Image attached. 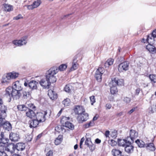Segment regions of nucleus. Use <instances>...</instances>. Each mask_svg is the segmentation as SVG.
<instances>
[{
    "label": "nucleus",
    "mask_w": 156,
    "mask_h": 156,
    "mask_svg": "<svg viewBox=\"0 0 156 156\" xmlns=\"http://www.w3.org/2000/svg\"><path fill=\"white\" fill-rule=\"evenodd\" d=\"M58 72L56 67H52L46 73L45 78L42 79L39 82L40 85L45 89H48L51 83L56 81V78L54 75Z\"/></svg>",
    "instance_id": "1"
},
{
    "label": "nucleus",
    "mask_w": 156,
    "mask_h": 156,
    "mask_svg": "<svg viewBox=\"0 0 156 156\" xmlns=\"http://www.w3.org/2000/svg\"><path fill=\"white\" fill-rule=\"evenodd\" d=\"M22 90L19 81H16L13 83L12 87H9L6 89L5 95L10 100L11 97L16 99H19L21 95L20 91Z\"/></svg>",
    "instance_id": "2"
},
{
    "label": "nucleus",
    "mask_w": 156,
    "mask_h": 156,
    "mask_svg": "<svg viewBox=\"0 0 156 156\" xmlns=\"http://www.w3.org/2000/svg\"><path fill=\"white\" fill-rule=\"evenodd\" d=\"M19 74L14 72L10 73L4 75L2 78V83L8 84L11 79H15L18 76Z\"/></svg>",
    "instance_id": "3"
},
{
    "label": "nucleus",
    "mask_w": 156,
    "mask_h": 156,
    "mask_svg": "<svg viewBox=\"0 0 156 156\" xmlns=\"http://www.w3.org/2000/svg\"><path fill=\"white\" fill-rule=\"evenodd\" d=\"M105 71L103 67H99L95 72L94 75L95 77L98 82H101L102 80V75Z\"/></svg>",
    "instance_id": "4"
},
{
    "label": "nucleus",
    "mask_w": 156,
    "mask_h": 156,
    "mask_svg": "<svg viewBox=\"0 0 156 156\" xmlns=\"http://www.w3.org/2000/svg\"><path fill=\"white\" fill-rule=\"evenodd\" d=\"M27 81V82L25 81L24 83V84L25 87H27L28 86L31 89V91L37 89V85L38 84L37 82L34 80H31L30 82H28V81Z\"/></svg>",
    "instance_id": "5"
},
{
    "label": "nucleus",
    "mask_w": 156,
    "mask_h": 156,
    "mask_svg": "<svg viewBox=\"0 0 156 156\" xmlns=\"http://www.w3.org/2000/svg\"><path fill=\"white\" fill-rule=\"evenodd\" d=\"M129 63L127 61H126L120 64L118 67V70L120 72L126 71L129 69Z\"/></svg>",
    "instance_id": "6"
},
{
    "label": "nucleus",
    "mask_w": 156,
    "mask_h": 156,
    "mask_svg": "<svg viewBox=\"0 0 156 156\" xmlns=\"http://www.w3.org/2000/svg\"><path fill=\"white\" fill-rule=\"evenodd\" d=\"M45 113L37 112L35 115V119L40 122H44L45 119Z\"/></svg>",
    "instance_id": "7"
},
{
    "label": "nucleus",
    "mask_w": 156,
    "mask_h": 156,
    "mask_svg": "<svg viewBox=\"0 0 156 156\" xmlns=\"http://www.w3.org/2000/svg\"><path fill=\"white\" fill-rule=\"evenodd\" d=\"M138 136V133L135 130L131 129L129 132V136L127 138H129V140L130 141L133 143L134 139L137 138Z\"/></svg>",
    "instance_id": "8"
},
{
    "label": "nucleus",
    "mask_w": 156,
    "mask_h": 156,
    "mask_svg": "<svg viewBox=\"0 0 156 156\" xmlns=\"http://www.w3.org/2000/svg\"><path fill=\"white\" fill-rule=\"evenodd\" d=\"M128 144H127L125 147V150L126 152L128 154H130L133 152L134 150V147L132 145V142L128 141Z\"/></svg>",
    "instance_id": "9"
},
{
    "label": "nucleus",
    "mask_w": 156,
    "mask_h": 156,
    "mask_svg": "<svg viewBox=\"0 0 156 156\" xmlns=\"http://www.w3.org/2000/svg\"><path fill=\"white\" fill-rule=\"evenodd\" d=\"M9 137L10 140L12 141H17L20 139L19 134L16 133H11L9 134Z\"/></svg>",
    "instance_id": "10"
},
{
    "label": "nucleus",
    "mask_w": 156,
    "mask_h": 156,
    "mask_svg": "<svg viewBox=\"0 0 156 156\" xmlns=\"http://www.w3.org/2000/svg\"><path fill=\"white\" fill-rule=\"evenodd\" d=\"M40 122L36 120L35 118L30 120L28 123L29 126L30 128H34L37 126Z\"/></svg>",
    "instance_id": "11"
},
{
    "label": "nucleus",
    "mask_w": 156,
    "mask_h": 156,
    "mask_svg": "<svg viewBox=\"0 0 156 156\" xmlns=\"http://www.w3.org/2000/svg\"><path fill=\"white\" fill-rule=\"evenodd\" d=\"M118 140L119 145L125 147L127 144H128V141H130V140H129V138H126V139L122 140L119 139Z\"/></svg>",
    "instance_id": "12"
},
{
    "label": "nucleus",
    "mask_w": 156,
    "mask_h": 156,
    "mask_svg": "<svg viewBox=\"0 0 156 156\" xmlns=\"http://www.w3.org/2000/svg\"><path fill=\"white\" fill-rule=\"evenodd\" d=\"M15 148V145L13 144H11L5 147L4 151L6 152L8 154H12Z\"/></svg>",
    "instance_id": "13"
},
{
    "label": "nucleus",
    "mask_w": 156,
    "mask_h": 156,
    "mask_svg": "<svg viewBox=\"0 0 156 156\" xmlns=\"http://www.w3.org/2000/svg\"><path fill=\"white\" fill-rule=\"evenodd\" d=\"M112 83L115 86H121L123 84V80L122 79H119L118 78H114L112 80Z\"/></svg>",
    "instance_id": "14"
},
{
    "label": "nucleus",
    "mask_w": 156,
    "mask_h": 156,
    "mask_svg": "<svg viewBox=\"0 0 156 156\" xmlns=\"http://www.w3.org/2000/svg\"><path fill=\"white\" fill-rule=\"evenodd\" d=\"M26 114L27 117L31 119L35 118L36 113L33 110L28 108L26 112Z\"/></svg>",
    "instance_id": "15"
},
{
    "label": "nucleus",
    "mask_w": 156,
    "mask_h": 156,
    "mask_svg": "<svg viewBox=\"0 0 156 156\" xmlns=\"http://www.w3.org/2000/svg\"><path fill=\"white\" fill-rule=\"evenodd\" d=\"M48 95L51 100H55L57 98V94L53 90L50 89L48 90Z\"/></svg>",
    "instance_id": "16"
},
{
    "label": "nucleus",
    "mask_w": 156,
    "mask_h": 156,
    "mask_svg": "<svg viewBox=\"0 0 156 156\" xmlns=\"http://www.w3.org/2000/svg\"><path fill=\"white\" fill-rule=\"evenodd\" d=\"M1 127H2L5 130L8 131L11 130L12 128V126L10 123L5 121Z\"/></svg>",
    "instance_id": "17"
},
{
    "label": "nucleus",
    "mask_w": 156,
    "mask_h": 156,
    "mask_svg": "<svg viewBox=\"0 0 156 156\" xmlns=\"http://www.w3.org/2000/svg\"><path fill=\"white\" fill-rule=\"evenodd\" d=\"M0 108L1 116L5 117L6 116V111L7 110V107L3 104L1 105Z\"/></svg>",
    "instance_id": "18"
},
{
    "label": "nucleus",
    "mask_w": 156,
    "mask_h": 156,
    "mask_svg": "<svg viewBox=\"0 0 156 156\" xmlns=\"http://www.w3.org/2000/svg\"><path fill=\"white\" fill-rule=\"evenodd\" d=\"M146 48L152 54H154L156 53V48L154 46L150 44V43L146 46Z\"/></svg>",
    "instance_id": "19"
},
{
    "label": "nucleus",
    "mask_w": 156,
    "mask_h": 156,
    "mask_svg": "<svg viewBox=\"0 0 156 156\" xmlns=\"http://www.w3.org/2000/svg\"><path fill=\"white\" fill-rule=\"evenodd\" d=\"M77 56H75L74 57V58L73 59V62L72 63V66L70 70L71 71L74 70H75L77 68V66H78V64L77 63Z\"/></svg>",
    "instance_id": "20"
},
{
    "label": "nucleus",
    "mask_w": 156,
    "mask_h": 156,
    "mask_svg": "<svg viewBox=\"0 0 156 156\" xmlns=\"http://www.w3.org/2000/svg\"><path fill=\"white\" fill-rule=\"evenodd\" d=\"M25 144L23 143H18L15 145V148L18 151H22L25 148Z\"/></svg>",
    "instance_id": "21"
},
{
    "label": "nucleus",
    "mask_w": 156,
    "mask_h": 156,
    "mask_svg": "<svg viewBox=\"0 0 156 156\" xmlns=\"http://www.w3.org/2000/svg\"><path fill=\"white\" fill-rule=\"evenodd\" d=\"M74 111L76 114L80 115L84 111L82 107L80 106H76L74 108Z\"/></svg>",
    "instance_id": "22"
},
{
    "label": "nucleus",
    "mask_w": 156,
    "mask_h": 156,
    "mask_svg": "<svg viewBox=\"0 0 156 156\" xmlns=\"http://www.w3.org/2000/svg\"><path fill=\"white\" fill-rule=\"evenodd\" d=\"M9 140L4 136V133L0 132V142H3L4 143H8Z\"/></svg>",
    "instance_id": "23"
},
{
    "label": "nucleus",
    "mask_w": 156,
    "mask_h": 156,
    "mask_svg": "<svg viewBox=\"0 0 156 156\" xmlns=\"http://www.w3.org/2000/svg\"><path fill=\"white\" fill-rule=\"evenodd\" d=\"M80 119L82 122L86 121L88 119V114L85 113L84 111L82 113L80 114Z\"/></svg>",
    "instance_id": "24"
},
{
    "label": "nucleus",
    "mask_w": 156,
    "mask_h": 156,
    "mask_svg": "<svg viewBox=\"0 0 156 156\" xmlns=\"http://www.w3.org/2000/svg\"><path fill=\"white\" fill-rule=\"evenodd\" d=\"M112 154L113 156H122V151L117 149H113L112 151Z\"/></svg>",
    "instance_id": "25"
},
{
    "label": "nucleus",
    "mask_w": 156,
    "mask_h": 156,
    "mask_svg": "<svg viewBox=\"0 0 156 156\" xmlns=\"http://www.w3.org/2000/svg\"><path fill=\"white\" fill-rule=\"evenodd\" d=\"M110 92L112 94H114L117 91V88L116 86H115L114 84H112V82L110 84Z\"/></svg>",
    "instance_id": "26"
},
{
    "label": "nucleus",
    "mask_w": 156,
    "mask_h": 156,
    "mask_svg": "<svg viewBox=\"0 0 156 156\" xmlns=\"http://www.w3.org/2000/svg\"><path fill=\"white\" fill-rule=\"evenodd\" d=\"M12 43L17 46H20L25 45L23 42V41L21 39L14 40L12 41Z\"/></svg>",
    "instance_id": "27"
},
{
    "label": "nucleus",
    "mask_w": 156,
    "mask_h": 156,
    "mask_svg": "<svg viewBox=\"0 0 156 156\" xmlns=\"http://www.w3.org/2000/svg\"><path fill=\"white\" fill-rule=\"evenodd\" d=\"M146 147L147 149L151 151H154L155 149V147L153 143L146 144Z\"/></svg>",
    "instance_id": "28"
},
{
    "label": "nucleus",
    "mask_w": 156,
    "mask_h": 156,
    "mask_svg": "<svg viewBox=\"0 0 156 156\" xmlns=\"http://www.w3.org/2000/svg\"><path fill=\"white\" fill-rule=\"evenodd\" d=\"M135 142L138 145L139 147H143L146 146V144L142 140H140L139 139L135 141Z\"/></svg>",
    "instance_id": "29"
},
{
    "label": "nucleus",
    "mask_w": 156,
    "mask_h": 156,
    "mask_svg": "<svg viewBox=\"0 0 156 156\" xmlns=\"http://www.w3.org/2000/svg\"><path fill=\"white\" fill-rule=\"evenodd\" d=\"M62 140V136L61 135H59L55 140V144L56 145L60 144Z\"/></svg>",
    "instance_id": "30"
},
{
    "label": "nucleus",
    "mask_w": 156,
    "mask_h": 156,
    "mask_svg": "<svg viewBox=\"0 0 156 156\" xmlns=\"http://www.w3.org/2000/svg\"><path fill=\"white\" fill-rule=\"evenodd\" d=\"M4 5V9L5 11L9 12L13 10V8L11 5L5 4Z\"/></svg>",
    "instance_id": "31"
},
{
    "label": "nucleus",
    "mask_w": 156,
    "mask_h": 156,
    "mask_svg": "<svg viewBox=\"0 0 156 156\" xmlns=\"http://www.w3.org/2000/svg\"><path fill=\"white\" fill-rule=\"evenodd\" d=\"M65 127L71 129L73 130L74 126V125L69 122H66L65 123Z\"/></svg>",
    "instance_id": "32"
},
{
    "label": "nucleus",
    "mask_w": 156,
    "mask_h": 156,
    "mask_svg": "<svg viewBox=\"0 0 156 156\" xmlns=\"http://www.w3.org/2000/svg\"><path fill=\"white\" fill-rule=\"evenodd\" d=\"M53 67H56L58 69V70L63 71L66 69L67 67V65L66 64H62L58 68L57 67L55 66H54Z\"/></svg>",
    "instance_id": "33"
},
{
    "label": "nucleus",
    "mask_w": 156,
    "mask_h": 156,
    "mask_svg": "<svg viewBox=\"0 0 156 156\" xmlns=\"http://www.w3.org/2000/svg\"><path fill=\"white\" fill-rule=\"evenodd\" d=\"M17 108L20 111H27L28 108L23 105H18L17 106Z\"/></svg>",
    "instance_id": "34"
},
{
    "label": "nucleus",
    "mask_w": 156,
    "mask_h": 156,
    "mask_svg": "<svg viewBox=\"0 0 156 156\" xmlns=\"http://www.w3.org/2000/svg\"><path fill=\"white\" fill-rule=\"evenodd\" d=\"M69 119L70 118L69 117H67L65 116H63L61 119L60 122L62 125L64 126V124H65V122H68V121Z\"/></svg>",
    "instance_id": "35"
},
{
    "label": "nucleus",
    "mask_w": 156,
    "mask_h": 156,
    "mask_svg": "<svg viewBox=\"0 0 156 156\" xmlns=\"http://www.w3.org/2000/svg\"><path fill=\"white\" fill-rule=\"evenodd\" d=\"M31 91H28L27 92L24 91L23 92V97L24 99H27V95L30 96L31 93Z\"/></svg>",
    "instance_id": "36"
},
{
    "label": "nucleus",
    "mask_w": 156,
    "mask_h": 156,
    "mask_svg": "<svg viewBox=\"0 0 156 156\" xmlns=\"http://www.w3.org/2000/svg\"><path fill=\"white\" fill-rule=\"evenodd\" d=\"M149 77L151 82L154 83H156V75L154 74H150Z\"/></svg>",
    "instance_id": "37"
},
{
    "label": "nucleus",
    "mask_w": 156,
    "mask_h": 156,
    "mask_svg": "<svg viewBox=\"0 0 156 156\" xmlns=\"http://www.w3.org/2000/svg\"><path fill=\"white\" fill-rule=\"evenodd\" d=\"M41 3V2L40 0H37L33 2V5L34 8H36L39 6Z\"/></svg>",
    "instance_id": "38"
},
{
    "label": "nucleus",
    "mask_w": 156,
    "mask_h": 156,
    "mask_svg": "<svg viewBox=\"0 0 156 156\" xmlns=\"http://www.w3.org/2000/svg\"><path fill=\"white\" fill-rule=\"evenodd\" d=\"M3 142H0V151H4L5 148V145L7 143H4Z\"/></svg>",
    "instance_id": "39"
},
{
    "label": "nucleus",
    "mask_w": 156,
    "mask_h": 156,
    "mask_svg": "<svg viewBox=\"0 0 156 156\" xmlns=\"http://www.w3.org/2000/svg\"><path fill=\"white\" fill-rule=\"evenodd\" d=\"M70 100L68 98H66L62 101V103L64 106H67L70 104Z\"/></svg>",
    "instance_id": "40"
},
{
    "label": "nucleus",
    "mask_w": 156,
    "mask_h": 156,
    "mask_svg": "<svg viewBox=\"0 0 156 156\" xmlns=\"http://www.w3.org/2000/svg\"><path fill=\"white\" fill-rule=\"evenodd\" d=\"M87 146L89 147L90 150L92 151L93 150L95 149V145L94 144H92V143H91L89 145H88Z\"/></svg>",
    "instance_id": "41"
},
{
    "label": "nucleus",
    "mask_w": 156,
    "mask_h": 156,
    "mask_svg": "<svg viewBox=\"0 0 156 156\" xmlns=\"http://www.w3.org/2000/svg\"><path fill=\"white\" fill-rule=\"evenodd\" d=\"M5 117H3L0 115V127H1L4 122L5 121Z\"/></svg>",
    "instance_id": "42"
},
{
    "label": "nucleus",
    "mask_w": 156,
    "mask_h": 156,
    "mask_svg": "<svg viewBox=\"0 0 156 156\" xmlns=\"http://www.w3.org/2000/svg\"><path fill=\"white\" fill-rule=\"evenodd\" d=\"M123 101L126 104H128L130 102L131 99L129 97H126L124 98Z\"/></svg>",
    "instance_id": "43"
},
{
    "label": "nucleus",
    "mask_w": 156,
    "mask_h": 156,
    "mask_svg": "<svg viewBox=\"0 0 156 156\" xmlns=\"http://www.w3.org/2000/svg\"><path fill=\"white\" fill-rule=\"evenodd\" d=\"M71 86L70 85H66L64 87L65 91L68 92H70L71 91V89L70 88Z\"/></svg>",
    "instance_id": "44"
},
{
    "label": "nucleus",
    "mask_w": 156,
    "mask_h": 156,
    "mask_svg": "<svg viewBox=\"0 0 156 156\" xmlns=\"http://www.w3.org/2000/svg\"><path fill=\"white\" fill-rule=\"evenodd\" d=\"M32 139V135H27L26 136L25 139L26 140L27 142H30Z\"/></svg>",
    "instance_id": "45"
},
{
    "label": "nucleus",
    "mask_w": 156,
    "mask_h": 156,
    "mask_svg": "<svg viewBox=\"0 0 156 156\" xmlns=\"http://www.w3.org/2000/svg\"><path fill=\"white\" fill-rule=\"evenodd\" d=\"M152 37V36L151 34H150L147 35L146 41L148 43L150 44L151 42V41L150 42L149 40H152L153 39Z\"/></svg>",
    "instance_id": "46"
},
{
    "label": "nucleus",
    "mask_w": 156,
    "mask_h": 156,
    "mask_svg": "<svg viewBox=\"0 0 156 156\" xmlns=\"http://www.w3.org/2000/svg\"><path fill=\"white\" fill-rule=\"evenodd\" d=\"M90 99L91 102V105H93L94 103L95 102V97L94 96H91L90 97Z\"/></svg>",
    "instance_id": "47"
},
{
    "label": "nucleus",
    "mask_w": 156,
    "mask_h": 156,
    "mask_svg": "<svg viewBox=\"0 0 156 156\" xmlns=\"http://www.w3.org/2000/svg\"><path fill=\"white\" fill-rule=\"evenodd\" d=\"M109 143L112 146H115L117 144L116 142L113 140H111Z\"/></svg>",
    "instance_id": "48"
},
{
    "label": "nucleus",
    "mask_w": 156,
    "mask_h": 156,
    "mask_svg": "<svg viewBox=\"0 0 156 156\" xmlns=\"http://www.w3.org/2000/svg\"><path fill=\"white\" fill-rule=\"evenodd\" d=\"M61 128H62V126L61 125H59L57 126L55 128V130L57 132H61Z\"/></svg>",
    "instance_id": "49"
},
{
    "label": "nucleus",
    "mask_w": 156,
    "mask_h": 156,
    "mask_svg": "<svg viewBox=\"0 0 156 156\" xmlns=\"http://www.w3.org/2000/svg\"><path fill=\"white\" fill-rule=\"evenodd\" d=\"M93 124V123H92L91 122H90L87 123H86L84 125V127L85 128H89L90 126H92Z\"/></svg>",
    "instance_id": "50"
},
{
    "label": "nucleus",
    "mask_w": 156,
    "mask_h": 156,
    "mask_svg": "<svg viewBox=\"0 0 156 156\" xmlns=\"http://www.w3.org/2000/svg\"><path fill=\"white\" fill-rule=\"evenodd\" d=\"M90 140V138H87L85 141V144L87 145V146L88 145H89L90 143H92Z\"/></svg>",
    "instance_id": "51"
},
{
    "label": "nucleus",
    "mask_w": 156,
    "mask_h": 156,
    "mask_svg": "<svg viewBox=\"0 0 156 156\" xmlns=\"http://www.w3.org/2000/svg\"><path fill=\"white\" fill-rule=\"evenodd\" d=\"M28 36H23V37L22 38L21 40H22V41H23V42L24 43V44H26L27 43L26 40Z\"/></svg>",
    "instance_id": "52"
},
{
    "label": "nucleus",
    "mask_w": 156,
    "mask_h": 156,
    "mask_svg": "<svg viewBox=\"0 0 156 156\" xmlns=\"http://www.w3.org/2000/svg\"><path fill=\"white\" fill-rule=\"evenodd\" d=\"M107 61L108 62L109 65L111 66L113 64L114 62V59L110 58L108 59Z\"/></svg>",
    "instance_id": "53"
},
{
    "label": "nucleus",
    "mask_w": 156,
    "mask_h": 156,
    "mask_svg": "<svg viewBox=\"0 0 156 156\" xmlns=\"http://www.w3.org/2000/svg\"><path fill=\"white\" fill-rule=\"evenodd\" d=\"M141 86L143 88H145L148 86V83H142L141 84Z\"/></svg>",
    "instance_id": "54"
},
{
    "label": "nucleus",
    "mask_w": 156,
    "mask_h": 156,
    "mask_svg": "<svg viewBox=\"0 0 156 156\" xmlns=\"http://www.w3.org/2000/svg\"><path fill=\"white\" fill-rule=\"evenodd\" d=\"M111 136L115 138L117 137V131L114 130L112 133Z\"/></svg>",
    "instance_id": "55"
},
{
    "label": "nucleus",
    "mask_w": 156,
    "mask_h": 156,
    "mask_svg": "<svg viewBox=\"0 0 156 156\" xmlns=\"http://www.w3.org/2000/svg\"><path fill=\"white\" fill-rule=\"evenodd\" d=\"M140 91V89L139 88H137L136 89L135 92V94L136 95H138Z\"/></svg>",
    "instance_id": "56"
},
{
    "label": "nucleus",
    "mask_w": 156,
    "mask_h": 156,
    "mask_svg": "<svg viewBox=\"0 0 156 156\" xmlns=\"http://www.w3.org/2000/svg\"><path fill=\"white\" fill-rule=\"evenodd\" d=\"M0 156H7L6 152L4 151H0Z\"/></svg>",
    "instance_id": "57"
},
{
    "label": "nucleus",
    "mask_w": 156,
    "mask_h": 156,
    "mask_svg": "<svg viewBox=\"0 0 156 156\" xmlns=\"http://www.w3.org/2000/svg\"><path fill=\"white\" fill-rule=\"evenodd\" d=\"M53 152L52 151L50 150L46 154V156H52Z\"/></svg>",
    "instance_id": "58"
},
{
    "label": "nucleus",
    "mask_w": 156,
    "mask_h": 156,
    "mask_svg": "<svg viewBox=\"0 0 156 156\" xmlns=\"http://www.w3.org/2000/svg\"><path fill=\"white\" fill-rule=\"evenodd\" d=\"M22 15L21 14H19L18 15H17V16L14 17L13 18L14 20H19L21 18H22Z\"/></svg>",
    "instance_id": "59"
},
{
    "label": "nucleus",
    "mask_w": 156,
    "mask_h": 156,
    "mask_svg": "<svg viewBox=\"0 0 156 156\" xmlns=\"http://www.w3.org/2000/svg\"><path fill=\"white\" fill-rule=\"evenodd\" d=\"M151 35L152 36L153 39L156 37V29L154 30L153 31Z\"/></svg>",
    "instance_id": "60"
},
{
    "label": "nucleus",
    "mask_w": 156,
    "mask_h": 156,
    "mask_svg": "<svg viewBox=\"0 0 156 156\" xmlns=\"http://www.w3.org/2000/svg\"><path fill=\"white\" fill-rule=\"evenodd\" d=\"M34 6L33 5H29L27 6V9H28L30 10V9H33L34 8H35L34 7Z\"/></svg>",
    "instance_id": "61"
},
{
    "label": "nucleus",
    "mask_w": 156,
    "mask_h": 156,
    "mask_svg": "<svg viewBox=\"0 0 156 156\" xmlns=\"http://www.w3.org/2000/svg\"><path fill=\"white\" fill-rule=\"evenodd\" d=\"M112 107V105L109 103L107 104L106 105V109H110Z\"/></svg>",
    "instance_id": "62"
},
{
    "label": "nucleus",
    "mask_w": 156,
    "mask_h": 156,
    "mask_svg": "<svg viewBox=\"0 0 156 156\" xmlns=\"http://www.w3.org/2000/svg\"><path fill=\"white\" fill-rule=\"evenodd\" d=\"M28 106L30 107V108L34 109L35 108V106L33 104H29Z\"/></svg>",
    "instance_id": "63"
},
{
    "label": "nucleus",
    "mask_w": 156,
    "mask_h": 156,
    "mask_svg": "<svg viewBox=\"0 0 156 156\" xmlns=\"http://www.w3.org/2000/svg\"><path fill=\"white\" fill-rule=\"evenodd\" d=\"M152 108L151 107V106L148 109V113H149V114H152V113H153V110L152 109Z\"/></svg>",
    "instance_id": "64"
}]
</instances>
